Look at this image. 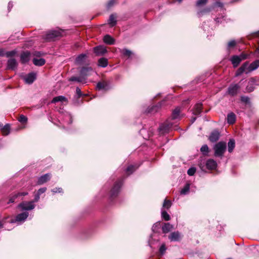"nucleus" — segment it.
<instances>
[{"instance_id":"35","label":"nucleus","mask_w":259,"mask_h":259,"mask_svg":"<svg viewBox=\"0 0 259 259\" xmlns=\"http://www.w3.org/2000/svg\"><path fill=\"white\" fill-rule=\"evenodd\" d=\"M70 81H77L78 82H85V78L83 77L81 75L78 77L73 76L69 79Z\"/></svg>"},{"instance_id":"14","label":"nucleus","mask_w":259,"mask_h":259,"mask_svg":"<svg viewBox=\"0 0 259 259\" xmlns=\"http://www.w3.org/2000/svg\"><path fill=\"white\" fill-rule=\"evenodd\" d=\"M51 179V174H46L44 175L41 176V177H39L37 181V184L38 185H42L45 183H46L47 181H48Z\"/></svg>"},{"instance_id":"63","label":"nucleus","mask_w":259,"mask_h":259,"mask_svg":"<svg viewBox=\"0 0 259 259\" xmlns=\"http://www.w3.org/2000/svg\"><path fill=\"white\" fill-rule=\"evenodd\" d=\"M4 52L3 49H0V56H4Z\"/></svg>"},{"instance_id":"20","label":"nucleus","mask_w":259,"mask_h":259,"mask_svg":"<svg viewBox=\"0 0 259 259\" xmlns=\"http://www.w3.org/2000/svg\"><path fill=\"white\" fill-rule=\"evenodd\" d=\"M206 166L208 169H214L217 167V163L214 160L209 159L206 161Z\"/></svg>"},{"instance_id":"10","label":"nucleus","mask_w":259,"mask_h":259,"mask_svg":"<svg viewBox=\"0 0 259 259\" xmlns=\"http://www.w3.org/2000/svg\"><path fill=\"white\" fill-rule=\"evenodd\" d=\"M220 133L218 131L214 130L212 131L209 137V140L210 142L214 143L217 142L220 138Z\"/></svg>"},{"instance_id":"8","label":"nucleus","mask_w":259,"mask_h":259,"mask_svg":"<svg viewBox=\"0 0 259 259\" xmlns=\"http://www.w3.org/2000/svg\"><path fill=\"white\" fill-rule=\"evenodd\" d=\"M245 63H247L246 68H247V73H249L252 72L256 69H257L259 67V59H257L254 61L252 62L251 63L249 64L248 62H246Z\"/></svg>"},{"instance_id":"47","label":"nucleus","mask_w":259,"mask_h":259,"mask_svg":"<svg viewBox=\"0 0 259 259\" xmlns=\"http://www.w3.org/2000/svg\"><path fill=\"white\" fill-rule=\"evenodd\" d=\"M16 53L17 52L15 50L8 51L6 52V56H7V57H13L16 54Z\"/></svg>"},{"instance_id":"22","label":"nucleus","mask_w":259,"mask_h":259,"mask_svg":"<svg viewBox=\"0 0 259 259\" xmlns=\"http://www.w3.org/2000/svg\"><path fill=\"white\" fill-rule=\"evenodd\" d=\"M236 118L235 114L233 112H230L227 115V122L230 124H232L235 123Z\"/></svg>"},{"instance_id":"42","label":"nucleus","mask_w":259,"mask_h":259,"mask_svg":"<svg viewBox=\"0 0 259 259\" xmlns=\"http://www.w3.org/2000/svg\"><path fill=\"white\" fill-rule=\"evenodd\" d=\"M161 215L162 218L165 221H169L170 220L169 215L165 210L161 211Z\"/></svg>"},{"instance_id":"1","label":"nucleus","mask_w":259,"mask_h":259,"mask_svg":"<svg viewBox=\"0 0 259 259\" xmlns=\"http://www.w3.org/2000/svg\"><path fill=\"white\" fill-rule=\"evenodd\" d=\"M226 143L225 142L221 141L215 144L213 147L214 156L222 158L226 150Z\"/></svg>"},{"instance_id":"43","label":"nucleus","mask_w":259,"mask_h":259,"mask_svg":"<svg viewBox=\"0 0 259 259\" xmlns=\"http://www.w3.org/2000/svg\"><path fill=\"white\" fill-rule=\"evenodd\" d=\"M171 205V202L170 200H167L166 199H165L163 204V207H165L167 209H168L170 208Z\"/></svg>"},{"instance_id":"54","label":"nucleus","mask_w":259,"mask_h":259,"mask_svg":"<svg viewBox=\"0 0 259 259\" xmlns=\"http://www.w3.org/2000/svg\"><path fill=\"white\" fill-rule=\"evenodd\" d=\"M47 190L46 187H43L40 188L38 191L37 193L39 195H40L41 194L45 193Z\"/></svg>"},{"instance_id":"15","label":"nucleus","mask_w":259,"mask_h":259,"mask_svg":"<svg viewBox=\"0 0 259 259\" xmlns=\"http://www.w3.org/2000/svg\"><path fill=\"white\" fill-rule=\"evenodd\" d=\"M94 52L97 55H101L107 52L106 48L102 46H99L94 48Z\"/></svg>"},{"instance_id":"9","label":"nucleus","mask_w":259,"mask_h":259,"mask_svg":"<svg viewBox=\"0 0 259 259\" xmlns=\"http://www.w3.org/2000/svg\"><path fill=\"white\" fill-rule=\"evenodd\" d=\"M87 58L88 56L85 54H80L76 58L75 63L77 65H83L85 63Z\"/></svg>"},{"instance_id":"38","label":"nucleus","mask_w":259,"mask_h":259,"mask_svg":"<svg viewBox=\"0 0 259 259\" xmlns=\"http://www.w3.org/2000/svg\"><path fill=\"white\" fill-rule=\"evenodd\" d=\"M139 166L131 165L128 166L126 169V172L128 175L132 174L138 167Z\"/></svg>"},{"instance_id":"50","label":"nucleus","mask_w":259,"mask_h":259,"mask_svg":"<svg viewBox=\"0 0 259 259\" xmlns=\"http://www.w3.org/2000/svg\"><path fill=\"white\" fill-rule=\"evenodd\" d=\"M166 249V248L165 247V245L164 244H162L160 248H159V252L161 255H163Z\"/></svg>"},{"instance_id":"34","label":"nucleus","mask_w":259,"mask_h":259,"mask_svg":"<svg viewBox=\"0 0 259 259\" xmlns=\"http://www.w3.org/2000/svg\"><path fill=\"white\" fill-rule=\"evenodd\" d=\"M235 142L234 139H230L228 143V151L231 153L235 148Z\"/></svg>"},{"instance_id":"37","label":"nucleus","mask_w":259,"mask_h":259,"mask_svg":"<svg viewBox=\"0 0 259 259\" xmlns=\"http://www.w3.org/2000/svg\"><path fill=\"white\" fill-rule=\"evenodd\" d=\"M200 151L204 155H207L209 152V148L207 145H203L200 148Z\"/></svg>"},{"instance_id":"57","label":"nucleus","mask_w":259,"mask_h":259,"mask_svg":"<svg viewBox=\"0 0 259 259\" xmlns=\"http://www.w3.org/2000/svg\"><path fill=\"white\" fill-rule=\"evenodd\" d=\"M214 5L215 6L221 7V8H223V7L224 6L223 4L220 2H217Z\"/></svg>"},{"instance_id":"40","label":"nucleus","mask_w":259,"mask_h":259,"mask_svg":"<svg viewBox=\"0 0 259 259\" xmlns=\"http://www.w3.org/2000/svg\"><path fill=\"white\" fill-rule=\"evenodd\" d=\"M190 190V184H187L181 190L180 193L182 195H185Z\"/></svg>"},{"instance_id":"33","label":"nucleus","mask_w":259,"mask_h":259,"mask_svg":"<svg viewBox=\"0 0 259 259\" xmlns=\"http://www.w3.org/2000/svg\"><path fill=\"white\" fill-rule=\"evenodd\" d=\"M1 128L3 135L7 136L9 135L10 130V125L9 124H7Z\"/></svg>"},{"instance_id":"11","label":"nucleus","mask_w":259,"mask_h":259,"mask_svg":"<svg viewBox=\"0 0 259 259\" xmlns=\"http://www.w3.org/2000/svg\"><path fill=\"white\" fill-rule=\"evenodd\" d=\"M36 79V74L34 72H31L24 77L25 81L28 84H31Z\"/></svg>"},{"instance_id":"48","label":"nucleus","mask_w":259,"mask_h":259,"mask_svg":"<svg viewBox=\"0 0 259 259\" xmlns=\"http://www.w3.org/2000/svg\"><path fill=\"white\" fill-rule=\"evenodd\" d=\"M236 45V42L234 40L230 41L228 44V48L230 49L234 47Z\"/></svg>"},{"instance_id":"59","label":"nucleus","mask_w":259,"mask_h":259,"mask_svg":"<svg viewBox=\"0 0 259 259\" xmlns=\"http://www.w3.org/2000/svg\"><path fill=\"white\" fill-rule=\"evenodd\" d=\"M19 196H25L28 194L27 192H18Z\"/></svg>"},{"instance_id":"7","label":"nucleus","mask_w":259,"mask_h":259,"mask_svg":"<svg viewBox=\"0 0 259 259\" xmlns=\"http://www.w3.org/2000/svg\"><path fill=\"white\" fill-rule=\"evenodd\" d=\"M240 88L238 84H231L228 89V93L232 96H235L238 94Z\"/></svg>"},{"instance_id":"5","label":"nucleus","mask_w":259,"mask_h":259,"mask_svg":"<svg viewBox=\"0 0 259 259\" xmlns=\"http://www.w3.org/2000/svg\"><path fill=\"white\" fill-rule=\"evenodd\" d=\"M170 119L167 120L165 122L162 123L159 127V131L160 134H163L168 133L170 130L172 128V124L169 121Z\"/></svg>"},{"instance_id":"28","label":"nucleus","mask_w":259,"mask_h":259,"mask_svg":"<svg viewBox=\"0 0 259 259\" xmlns=\"http://www.w3.org/2000/svg\"><path fill=\"white\" fill-rule=\"evenodd\" d=\"M161 103H159L156 105L152 106V107L148 108L147 112V113H155L158 111V109L161 107Z\"/></svg>"},{"instance_id":"62","label":"nucleus","mask_w":259,"mask_h":259,"mask_svg":"<svg viewBox=\"0 0 259 259\" xmlns=\"http://www.w3.org/2000/svg\"><path fill=\"white\" fill-rule=\"evenodd\" d=\"M246 89L249 92H252L253 90V88H250L249 87V85H247Z\"/></svg>"},{"instance_id":"51","label":"nucleus","mask_w":259,"mask_h":259,"mask_svg":"<svg viewBox=\"0 0 259 259\" xmlns=\"http://www.w3.org/2000/svg\"><path fill=\"white\" fill-rule=\"evenodd\" d=\"M76 94L77 95L78 98H80L82 96H85V95L82 94L81 90L78 87L76 88Z\"/></svg>"},{"instance_id":"3","label":"nucleus","mask_w":259,"mask_h":259,"mask_svg":"<svg viewBox=\"0 0 259 259\" xmlns=\"http://www.w3.org/2000/svg\"><path fill=\"white\" fill-rule=\"evenodd\" d=\"M29 215V213L27 211L18 214L15 219H12L10 221L11 223H17L18 225H20L24 223Z\"/></svg>"},{"instance_id":"29","label":"nucleus","mask_w":259,"mask_h":259,"mask_svg":"<svg viewBox=\"0 0 259 259\" xmlns=\"http://www.w3.org/2000/svg\"><path fill=\"white\" fill-rule=\"evenodd\" d=\"M173 228V226L170 224L169 223H164L162 227V230L163 233H167L169 232Z\"/></svg>"},{"instance_id":"61","label":"nucleus","mask_w":259,"mask_h":259,"mask_svg":"<svg viewBox=\"0 0 259 259\" xmlns=\"http://www.w3.org/2000/svg\"><path fill=\"white\" fill-rule=\"evenodd\" d=\"M13 7V4L11 2H9L8 4V10L10 11L11 9Z\"/></svg>"},{"instance_id":"25","label":"nucleus","mask_w":259,"mask_h":259,"mask_svg":"<svg viewBox=\"0 0 259 259\" xmlns=\"http://www.w3.org/2000/svg\"><path fill=\"white\" fill-rule=\"evenodd\" d=\"M180 108L178 107L176 108L172 111L170 119L175 120L180 117Z\"/></svg>"},{"instance_id":"4","label":"nucleus","mask_w":259,"mask_h":259,"mask_svg":"<svg viewBox=\"0 0 259 259\" xmlns=\"http://www.w3.org/2000/svg\"><path fill=\"white\" fill-rule=\"evenodd\" d=\"M62 35V31L60 30H53L49 31L44 37L47 41H51L57 37Z\"/></svg>"},{"instance_id":"24","label":"nucleus","mask_w":259,"mask_h":259,"mask_svg":"<svg viewBox=\"0 0 259 259\" xmlns=\"http://www.w3.org/2000/svg\"><path fill=\"white\" fill-rule=\"evenodd\" d=\"M17 62L14 59H10L8 61V68L10 69H15L17 68Z\"/></svg>"},{"instance_id":"26","label":"nucleus","mask_w":259,"mask_h":259,"mask_svg":"<svg viewBox=\"0 0 259 259\" xmlns=\"http://www.w3.org/2000/svg\"><path fill=\"white\" fill-rule=\"evenodd\" d=\"M202 105L201 103L196 104L193 109V114L195 115H199L202 111Z\"/></svg>"},{"instance_id":"21","label":"nucleus","mask_w":259,"mask_h":259,"mask_svg":"<svg viewBox=\"0 0 259 259\" xmlns=\"http://www.w3.org/2000/svg\"><path fill=\"white\" fill-rule=\"evenodd\" d=\"M230 61L234 68L237 67L241 62V59L237 55H234L230 58Z\"/></svg>"},{"instance_id":"2","label":"nucleus","mask_w":259,"mask_h":259,"mask_svg":"<svg viewBox=\"0 0 259 259\" xmlns=\"http://www.w3.org/2000/svg\"><path fill=\"white\" fill-rule=\"evenodd\" d=\"M122 184V178L119 179L115 183L110 193V197L111 198H114L118 195Z\"/></svg>"},{"instance_id":"36","label":"nucleus","mask_w":259,"mask_h":259,"mask_svg":"<svg viewBox=\"0 0 259 259\" xmlns=\"http://www.w3.org/2000/svg\"><path fill=\"white\" fill-rule=\"evenodd\" d=\"M211 11L210 8H206L202 10L199 11L197 12V15L199 17H202L203 15L206 13H208Z\"/></svg>"},{"instance_id":"39","label":"nucleus","mask_w":259,"mask_h":259,"mask_svg":"<svg viewBox=\"0 0 259 259\" xmlns=\"http://www.w3.org/2000/svg\"><path fill=\"white\" fill-rule=\"evenodd\" d=\"M120 52L122 53L124 56H126L130 57L131 55L132 54V52L130 50H128L126 49H120Z\"/></svg>"},{"instance_id":"18","label":"nucleus","mask_w":259,"mask_h":259,"mask_svg":"<svg viewBox=\"0 0 259 259\" xmlns=\"http://www.w3.org/2000/svg\"><path fill=\"white\" fill-rule=\"evenodd\" d=\"M72 120L71 115L69 113L66 112L65 114H64V115L63 116V126H65V124H71L72 123Z\"/></svg>"},{"instance_id":"53","label":"nucleus","mask_w":259,"mask_h":259,"mask_svg":"<svg viewBox=\"0 0 259 259\" xmlns=\"http://www.w3.org/2000/svg\"><path fill=\"white\" fill-rule=\"evenodd\" d=\"M115 0H110L107 5V7L108 9H110L111 7H112L115 4Z\"/></svg>"},{"instance_id":"60","label":"nucleus","mask_w":259,"mask_h":259,"mask_svg":"<svg viewBox=\"0 0 259 259\" xmlns=\"http://www.w3.org/2000/svg\"><path fill=\"white\" fill-rule=\"evenodd\" d=\"M222 19L223 18H217L215 21L217 22V23H222Z\"/></svg>"},{"instance_id":"58","label":"nucleus","mask_w":259,"mask_h":259,"mask_svg":"<svg viewBox=\"0 0 259 259\" xmlns=\"http://www.w3.org/2000/svg\"><path fill=\"white\" fill-rule=\"evenodd\" d=\"M42 54V53L41 52H35L34 53V55L37 57H40Z\"/></svg>"},{"instance_id":"23","label":"nucleus","mask_w":259,"mask_h":259,"mask_svg":"<svg viewBox=\"0 0 259 259\" xmlns=\"http://www.w3.org/2000/svg\"><path fill=\"white\" fill-rule=\"evenodd\" d=\"M104 42L109 45H113L115 42V39L110 35L106 34L103 38Z\"/></svg>"},{"instance_id":"16","label":"nucleus","mask_w":259,"mask_h":259,"mask_svg":"<svg viewBox=\"0 0 259 259\" xmlns=\"http://www.w3.org/2000/svg\"><path fill=\"white\" fill-rule=\"evenodd\" d=\"M98 90L107 91L109 89V86L106 81L99 82L96 87Z\"/></svg>"},{"instance_id":"17","label":"nucleus","mask_w":259,"mask_h":259,"mask_svg":"<svg viewBox=\"0 0 259 259\" xmlns=\"http://www.w3.org/2000/svg\"><path fill=\"white\" fill-rule=\"evenodd\" d=\"M30 53L28 51L23 52L20 56L21 61L22 63H25L29 61Z\"/></svg>"},{"instance_id":"27","label":"nucleus","mask_w":259,"mask_h":259,"mask_svg":"<svg viewBox=\"0 0 259 259\" xmlns=\"http://www.w3.org/2000/svg\"><path fill=\"white\" fill-rule=\"evenodd\" d=\"M33 63L35 66H41L46 63V60L43 58L37 59L33 58Z\"/></svg>"},{"instance_id":"32","label":"nucleus","mask_w":259,"mask_h":259,"mask_svg":"<svg viewBox=\"0 0 259 259\" xmlns=\"http://www.w3.org/2000/svg\"><path fill=\"white\" fill-rule=\"evenodd\" d=\"M67 98L66 97H65L64 96H59L54 98L52 101V103H56V102H67Z\"/></svg>"},{"instance_id":"45","label":"nucleus","mask_w":259,"mask_h":259,"mask_svg":"<svg viewBox=\"0 0 259 259\" xmlns=\"http://www.w3.org/2000/svg\"><path fill=\"white\" fill-rule=\"evenodd\" d=\"M196 168L195 167H191L190 168L188 171H187V174L188 175L190 176H192L194 175V174L196 172Z\"/></svg>"},{"instance_id":"55","label":"nucleus","mask_w":259,"mask_h":259,"mask_svg":"<svg viewBox=\"0 0 259 259\" xmlns=\"http://www.w3.org/2000/svg\"><path fill=\"white\" fill-rule=\"evenodd\" d=\"M39 198H40V195L36 193L35 195L34 199L32 201H31L33 202V203L34 204V202H38V200H39Z\"/></svg>"},{"instance_id":"13","label":"nucleus","mask_w":259,"mask_h":259,"mask_svg":"<svg viewBox=\"0 0 259 259\" xmlns=\"http://www.w3.org/2000/svg\"><path fill=\"white\" fill-rule=\"evenodd\" d=\"M181 236L178 231L172 232L168 236V239L171 241H179L180 240Z\"/></svg>"},{"instance_id":"44","label":"nucleus","mask_w":259,"mask_h":259,"mask_svg":"<svg viewBox=\"0 0 259 259\" xmlns=\"http://www.w3.org/2000/svg\"><path fill=\"white\" fill-rule=\"evenodd\" d=\"M207 2V0H198L196 2V5L197 7H201L205 5Z\"/></svg>"},{"instance_id":"12","label":"nucleus","mask_w":259,"mask_h":259,"mask_svg":"<svg viewBox=\"0 0 259 259\" xmlns=\"http://www.w3.org/2000/svg\"><path fill=\"white\" fill-rule=\"evenodd\" d=\"M92 72L93 69L90 67H82L80 71V74L85 78V77L90 75Z\"/></svg>"},{"instance_id":"52","label":"nucleus","mask_w":259,"mask_h":259,"mask_svg":"<svg viewBox=\"0 0 259 259\" xmlns=\"http://www.w3.org/2000/svg\"><path fill=\"white\" fill-rule=\"evenodd\" d=\"M241 101L242 102L247 103L249 101V98L248 97L246 96H242L241 97Z\"/></svg>"},{"instance_id":"30","label":"nucleus","mask_w":259,"mask_h":259,"mask_svg":"<svg viewBox=\"0 0 259 259\" xmlns=\"http://www.w3.org/2000/svg\"><path fill=\"white\" fill-rule=\"evenodd\" d=\"M117 23L116 15L111 14L108 19V24L111 27H113L116 25Z\"/></svg>"},{"instance_id":"41","label":"nucleus","mask_w":259,"mask_h":259,"mask_svg":"<svg viewBox=\"0 0 259 259\" xmlns=\"http://www.w3.org/2000/svg\"><path fill=\"white\" fill-rule=\"evenodd\" d=\"M18 197H20L19 194H18V193H15L14 194H13L12 195V196L10 197L9 201H8V203H13L15 202V200Z\"/></svg>"},{"instance_id":"64","label":"nucleus","mask_w":259,"mask_h":259,"mask_svg":"<svg viewBox=\"0 0 259 259\" xmlns=\"http://www.w3.org/2000/svg\"><path fill=\"white\" fill-rule=\"evenodd\" d=\"M159 224L158 223H156L155 224H154L153 227H152V230L154 231L155 228L157 227V225H158Z\"/></svg>"},{"instance_id":"56","label":"nucleus","mask_w":259,"mask_h":259,"mask_svg":"<svg viewBox=\"0 0 259 259\" xmlns=\"http://www.w3.org/2000/svg\"><path fill=\"white\" fill-rule=\"evenodd\" d=\"M53 193H61L62 192V189L61 188H55L52 190Z\"/></svg>"},{"instance_id":"6","label":"nucleus","mask_w":259,"mask_h":259,"mask_svg":"<svg viewBox=\"0 0 259 259\" xmlns=\"http://www.w3.org/2000/svg\"><path fill=\"white\" fill-rule=\"evenodd\" d=\"M35 204L33 202L30 201H23L18 205V208H20L21 210H30L35 208Z\"/></svg>"},{"instance_id":"19","label":"nucleus","mask_w":259,"mask_h":259,"mask_svg":"<svg viewBox=\"0 0 259 259\" xmlns=\"http://www.w3.org/2000/svg\"><path fill=\"white\" fill-rule=\"evenodd\" d=\"M247 65V63H244L242 65V66L240 67H239L236 71V72L235 73V76H240L243 72H245V73L247 74V68H246Z\"/></svg>"},{"instance_id":"49","label":"nucleus","mask_w":259,"mask_h":259,"mask_svg":"<svg viewBox=\"0 0 259 259\" xmlns=\"http://www.w3.org/2000/svg\"><path fill=\"white\" fill-rule=\"evenodd\" d=\"M240 58V59H241V61H242V60H245L247 58H248V55L246 54H245V53H241L240 55L238 56Z\"/></svg>"},{"instance_id":"31","label":"nucleus","mask_w":259,"mask_h":259,"mask_svg":"<svg viewBox=\"0 0 259 259\" xmlns=\"http://www.w3.org/2000/svg\"><path fill=\"white\" fill-rule=\"evenodd\" d=\"M108 60L105 58H101L99 59L98 65L101 67H106L108 65Z\"/></svg>"},{"instance_id":"46","label":"nucleus","mask_w":259,"mask_h":259,"mask_svg":"<svg viewBox=\"0 0 259 259\" xmlns=\"http://www.w3.org/2000/svg\"><path fill=\"white\" fill-rule=\"evenodd\" d=\"M18 120L20 122H21L22 123H24L27 122V118L23 115H21L19 118Z\"/></svg>"}]
</instances>
